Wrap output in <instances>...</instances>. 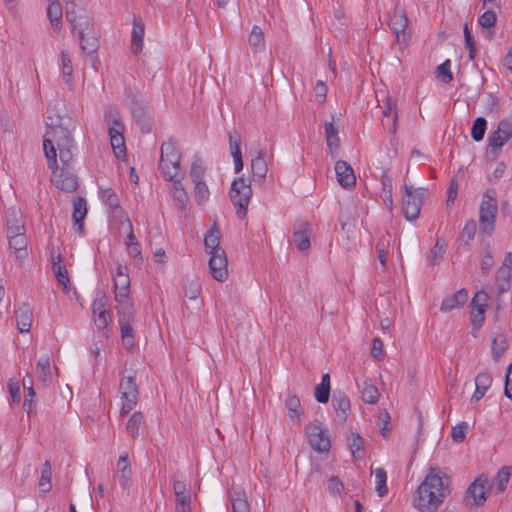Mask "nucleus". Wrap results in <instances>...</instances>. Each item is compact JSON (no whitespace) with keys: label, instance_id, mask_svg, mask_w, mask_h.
Returning <instances> with one entry per match:
<instances>
[{"label":"nucleus","instance_id":"f257e3e1","mask_svg":"<svg viewBox=\"0 0 512 512\" xmlns=\"http://www.w3.org/2000/svg\"><path fill=\"white\" fill-rule=\"evenodd\" d=\"M48 119L50 120L47 124L49 129L43 139V149L48 168L55 170L57 168V150L63 165L72 164L76 144L70 130L64 126L59 117L53 120L48 116Z\"/></svg>","mask_w":512,"mask_h":512},{"label":"nucleus","instance_id":"f03ea898","mask_svg":"<svg viewBox=\"0 0 512 512\" xmlns=\"http://www.w3.org/2000/svg\"><path fill=\"white\" fill-rule=\"evenodd\" d=\"M440 474L439 468L430 467L428 474L418 486L413 497V506L420 512H436L449 496V485Z\"/></svg>","mask_w":512,"mask_h":512},{"label":"nucleus","instance_id":"7ed1b4c3","mask_svg":"<svg viewBox=\"0 0 512 512\" xmlns=\"http://www.w3.org/2000/svg\"><path fill=\"white\" fill-rule=\"evenodd\" d=\"M181 153L171 140L161 145L159 169L165 180H173L180 171Z\"/></svg>","mask_w":512,"mask_h":512},{"label":"nucleus","instance_id":"20e7f679","mask_svg":"<svg viewBox=\"0 0 512 512\" xmlns=\"http://www.w3.org/2000/svg\"><path fill=\"white\" fill-rule=\"evenodd\" d=\"M497 210L496 193L494 190L488 189L482 197L479 208V223L482 234L491 236L494 232Z\"/></svg>","mask_w":512,"mask_h":512},{"label":"nucleus","instance_id":"39448f33","mask_svg":"<svg viewBox=\"0 0 512 512\" xmlns=\"http://www.w3.org/2000/svg\"><path fill=\"white\" fill-rule=\"evenodd\" d=\"M230 200L236 208V215L244 219L247 214V207L252 197V188L250 183L244 177H238L231 183L229 192Z\"/></svg>","mask_w":512,"mask_h":512},{"label":"nucleus","instance_id":"423d86ee","mask_svg":"<svg viewBox=\"0 0 512 512\" xmlns=\"http://www.w3.org/2000/svg\"><path fill=\"white\" fill-rule=\"evenodd\" d=\"M403 213L408 221L416 220L420 215L421 206L425 197V189H414L411 185H404Z\"/></svg>","mask_w":512,"mask_h":512},{"label":"nucleus","instance_id":"0eeeda50","mask_svg":"<svg viewBox=\"0 0 512 512\" xmlns=\"http://www.w3.org/2000/svg\"><path fill=\"white\" fill-rule=\"evenodd\" d=\"M51 172V181L57 189L68 193L75 192L78 189V177L71 164H62L61 168H59V165L57 164V168L55 170H51Z\"/></svg>","mask_w":512,"mask_h":512},{"label":"nucleus","instance_id":"6e6552de","mask_svg":"<svg viewBox=\"0 0 512 512\" xmlns=\"http://www.w3.org/2000/svg\"><path fill=\"white\" fill-rule=\"evenodd\" d=\"M120 392L122 407L120 416L128 415L138 402L139 391L136 385L135 376L123 377L120 381Z\"/></svg>","mask_w":512,"mask_h":512},{"label":"nucleus","instance_id":"1a4fd4ad","mask_svg":"<svg viewBox=\"0 0 512 512\" xmlns=\"http://www.w3.org/2000/svg\"><path fill=\"white\" fill-rule=\"evenodd\" d=\"M308 442L313 450L318 452H328L331 443L327 431L322 428L320 422H315L306 426Z\"/></svg>","mask_w":512,"mask_h":512},{"label":"nucleus","instance_id":"9d476101","mask_svg":"<svg viewBox=\"0 0 512 512\" xmlns=\"http://www.w3.org/2000/svg\"><path fill=\"white\" fill-rule=\"evenodd\" d=\"M173 492L175 494L176 512H191V488L190 485L173 476Z\"/></svg>","mask_w":512,"mask_h":512},{"label":"nucleus","instance_id":"9b49d317","mask_svg":"<svg viewBox=\"0 0 512 512\" xmlns=\"http://www.w3.org/2000/svg\"><path fill=\"white\" fill-rule=\"evenodd\" d=\"M389 26L395 35L397 43L401 47H406L410 39L408 28V19L403 12H394L390 17Z\"/></svg>","mask_w":512,"mask_h":512},{"label":"nucleus","instance_id":"f8f14e48","mask_svg":"<svg viewBox=\"0 0 512 512\" xmlns=\"http://www.w3.org/2000/svg\"><path fill=\"white\" fill-rule=\"evenodd\" d=\"M490 487L491 484L488 477L480 475L468 486L466 496L471 497L476 506H481L487 499V492Z\"/></svg>","mask_w":512,"mask_h":512},{"label":"nucleus","instance_id":"ddd939ff","mask_svg":"<svg viewBox=\"0 0 512 512\" xmlns=\"http://www.w3.org/2000/svg\"><path fill=\"white\" fill-rule=\"evenodd\" d=\"M209 269L212 277L220 282H223L228 277L227 258L224 249H218L210 254Z\"/></svg>","mask_w":512,"mask_h":512},{"label":"nucleus","instance_id":"4468645a","mask_svg":"<svg viewBox=\"0 0 512 512\" xmlns=\"http://www.w3.org/2000/svg\"><path fill=\"white\" fill-rule=\"evenodd\" d=\"M311 228L306 221H297L293 226V239L299 251H307L310 246Z\"/></svg>","mask_w":512,"mask_h":512},{"label":"nucleus","instance_id":"2eb2a0df","mask_svg":"<svg viewBox=\"0 0 512 512\" xmlns=\"http://www.w3.org/2000/svg\"><path fill=\"white\" fill-rule=\"evenodd\" d=\"M335 173L338 183L343 188H351L355 186L356 177L353 168L343 160H338L335 164Z\"/></svg>","mask_w":512,"mask_h":512},{"label":"nucleus","instance_id":"dca6fc26","mask_svg":"<svg viewBox=\"0 0 512 512\" xmlns=\"http://www.w3.org/2000/svg\"><path fill=\"white\" fill-rule=\"evenodd\" d=\"M117 476L121 488L129 492L132 484V470L127 453H123L119 456L117 462Z\"/></svg>","mask_w":512,"mask_h":512},{"label":"nucleus","instance_id":"f3484780","mask_svg":"<svg viewBox=\"0 0 512 512\" xmlns=\"http://www.w3.org/2000/svg\"><path fill=\"white\" fill-rule=\"evenodd\" d=\"M332 406L335 410L336 416L340 423H345L350 411V401L346 394L341 391H336L332 397Z\"/></svg>","mask_w":512,"mask_h":512},{"label":"nucleus","instance_id":"a211bd4d","mask_svg":"<svg viewBox=\"0 0 512 512\" xmlns=\"http://www.w3.org/2000/svg\"><path fill=\"white\" fill-rule=\"evenodd\" d=\"M79 40V45L81 50L87 54L91 55L96 53L99 49V32L96 28H93L83 34L77 35Z\"/></svg>","mask_w":512,"mask_h":512},{"label":"nucleus","instance_id":"6ab92c4d","mask_svg":"<svg viewBox=\"0 0 512 512\" xmlns=\"http://www.w3.org/2000/svg\"><path fill=\"white\" fill-rule=\"evenodd\" d=\"M132 115L140 127L142 133H149L152 130V119L148 108L145 105L135 103L132 106Z\"/></svg>","mask_w":512,"mask_h":512},{"label":"nucleus","instance_id":"aec40b11","mask_svg":"<svg viewBox=\"0 0 512 512\" xmlns=\"http://www.w3.org/2000/svg\"><path fill=\"white\" fill-rule=\"evenodd\" d=\"M229 147L234 161V170L238 173L243 169V159L241 152V135L236 130L229 133Z\"/></svg>","mask_w":512,"mask_h":512},{"label":"nucleus","instance_id":"412c9836","mask_svg":"<svg viewBox=\"0 0 512 512\" xmlns=\"http://www.w3.org/2000/svg\"><path fill=\"white\" fill-rule=\"evenodd\" d=\"M15 317L19 332H29L33 321V312L30 306L28 304H22L15 311Z\"/></svg>","mask_w":512,"mask_h":512},{"label":"nucleus","instance_id":"4be33fe9","mask_svg":"<svg viewBox=\"0 0 512 512\" xmlns=\"http://www.w3.org/2000/svg\"><path fill=\"white\" fill-rule=\"evenodd\" d=\"M468 300V292L465 289H460L455 294L447 296L441 303L440 310L442 312H450L455 308L462 307Z\"/></svg>","mask_w":512,"mask_h":512},{"label":"nucleus","instance_id":"5701e85b","mask_svg":"<svg viewBox=\"0 0 512 512\" xmlns=\"http://www.w3.org/2000/svg\"><path fill=\"white\" fill-rule=\"evenodd\" d=\"M87 215L86 200L83 197H78L73 202L72 219L76 226L75 231L79 234L83 232L84 219Z\"/></svg>","mask_w":512,"mask_h":512},{"label":"nucleus","instance_id":"b1692460","mask_svg":"<svg viewBox=\"0 0 512 512\" xmlns=\"http://www.w3.org/2000/svg\"><path fill=\"white\" fill-rule=\"evenodd\" d=\"M251 171L255 182L262 183L268 172V166L263 151L251 160Z\"/></svg>","mask_w":512,"mask_h":512},{"label":"nucleus","instance_id":"393cba45","mask_svg":"<svg viewBox=\"0 0 512 512\" xmlns=\"http://www.w3.org/2000/svg\"><path fill=\"white\" fill-rule=\"evenodd\" d=\"M67 22L70 24L71 33L73 35H80L95 28L93 19L89 17L86 12L80 16L74 17L73 21Z\"/></svg>","mask_w":512,"mask_h":512},{"label":"nucleus","instance_id":"a878e982","mask_svg":"<svg viewBox=\"0 0 512 512\" xmlns=\"http://www.w3.org/2000/svg\"><path fill=\"white\" fill-rule=\"evenodd\" d=\"M172 182V197L175 203V206L178 209L184 210L187 207L188 203V194L185 188L183 187L181 180L179 178H174L170 180Z\"/></svg>","mask_w":512,"mask_h":512},{"label":"nucleus","instance_id":"bb28decb","mask_svg":"<svg viewBox=\"0 0 512 512\" xmlns=\"http://www.w3.org/2000/svg\"><path fill=\"white\" fill-rule=\"evenodd\" d=\"M492 383V377L489 372H481L475 378L476 389L471 397V401H479L489 389Z\"/></svg>","mask_w":512,"mask_h":512},{"label":"nucleus","instance_id":"cd10ccee","mask_svg":"<svg viewBox=\"0 0 512 512\" xmlns=\"http://www.w3.org/2000/svg\"><path fill=\"white\" fill-rule=\"evenodd\" d=\"M145 28L144 25L136 20L133 22L131 35V51L133 54H139L143 49Z\"/></svg>","mask_w":512,"mask_h":512},{"label":"nucleus","instance_id":"c85d7f7f","mask_svg":"<svg viewBox=\"0 0 512 512\" xmlns=\"http://www.w3.org/2000/svg\"><path fill=\"white\" fill-rule=\"evenodd\" d=\"M62 16L63 10L59 0H53L48 5L47 8V17L54 28V30L59 31L62 25Z\"/></svg>","mask_w":512,"mask_h":512},{"label":"nucleus","instance_id":"c756f323","mask_svg":"<svg viewBox=\"0 0 512 512\" xmlns=\"http://www.w3.org/2000/svg\"><path fill=\"white\" fill-rule=\"evenodd\" d=\"M381 185H382V196L385 206L389 211L393 208V197H392V179L388 175V169H383L381 174Z\"/></svg>","mask_w":512,"mask_h":512},{"label":"nucleus","instance_id":"7c9ffc66","mask_svg":"<svg viewBox=\"0 0 512 512\" xmlns=\"http://www.w3.org/2000/svg\"><path fill=\"white\" fill-rule=\"evenodd\" d=\"M229 500L231 502L232 512H250V506L248 504L245 492H229Z\"/></svg>","mask_w":512,"mask_h":512},{"label":"nucleus","instance_id":"2f4dec72","mask_svg":"<svg viewBox=\"0 0 512 512\" xmlns=\"http://www.w3.org/2000/svg\"><path fill=\"white\" fill-rule=\"evenodd\" d=\"M118 322L119 323H133L135 319V310L133 304L128 298H121V303H118Z\"/></svg>","mask_w":512,"mask_h":512},{"label":"nucleus","instance_id":"473e14b6","mask_svg":"<svg viewBox=\"0 0 512 512\" xmlns=\"http://www.w3.org/2000/svg\"><path fill=\"white\" fill-rule=\"evenodd\" d=\"M447 244L443 239L438 238L435 245L430 249L427 255V261L430 266L439 264L445 255Z\"/></svg>","mask_w":512,"mask_h":512},{"label":"nucleus","instance_id":"72a5a7b5","mask_svg":"<svg viewBox=\"0 0 512 512\" xmlns=\"http://www.w3.org/2000/svg\"><path fill=\"white\" fill-rule=\"evenodd\" d=\"M508 346V339L504 334L499 333L493 337L491 344V354L495 362L500 360Z\"/></svg>","mask_w":512,"mask_h":512},{"label":"nucleus","instance_id":"f704fd0d","mask_svg":"<svg viewBox=\"0 0 512 512\" xmlns=\"http://www.w3.org/2000/svg\"><path fill=\"white\" fill-rule=\"evenodd\" d=\"M8 244L9 249L18 254L17 258H23L27 256L28 240L26 234L10 236V239H8Z\"/></svg>","mask_w":512,"mask_h":512},{"label":"nucleus","instance_id":"c9c22d12","mask_svg":"<svg viewBox=\"0 0 512 512\" xmlns=\"http://www.w3.org/2000/svg\"><path fill=\"white\" fill-rule=\"evenodd\" d=\"M510 139V137H506L505 134H502L498 130H495L488 137L487 149L490 153L494 154L495 156H498L499 151Z\"/></svg>","mask_w":512,"mask_h":512},{"label":"nucleus","instance_id":"e433bc0d","mask_svg":"<svg viewBox=\"0 0 512 512\" xmlns=\"http://www.w3.org/2000/svg\"><path fill=\"white\" fill-rule=\"evenodd\" d=\"M285 407L288 411V416L292 421L296 419L300 420L304 414V410L301 406L300 399L296 395H289L285 400Z\"/></svg>","mask_w":512,"mask_h":512},{"label":"nucleus","instance_id":"4c0bfd02","mask_svg":"<svg viewBox=\"0 0 512 512\" xmlns=\"http://www.w3.org/2000/svg\"><path fill=\"white\" fill-rule=\"evenodd\" d=\"M105 121L108 125V133L110 136V139L114 135H123L124 126L121 122V118L117 113H113L112 111H109L105 114Z\"/></svg>","mask_w":512,"mask_h":512},{"label":"nucleus","instance_id":"58836bf2","mask_svg":"<svg viewBox=\"0 0 512 512\" xmlns=\"http://www.w3.org/2000/svg\"><path fill=\"white\" fill-rule=\"evenodd\" d=\"M115 299L117 303H121V298H128L130 278L129 275L114 277Z\"/></svg>","mask_w":512,"mask_h":512},{"label":"nucleus","instance_id":"ea45409f","mask_svg":"<svg viewBox=\"0 0 512 512\" xmlns=\"http://www.w3.org/2000/svg\"><path fill=\"white\" fill-rule=\"evenodd\" d=\"M205 248L208 254H212L214 251L218 249H223L219 246L220 244V231L214 225L211 229L206 233L204 238Z\"/></svg>","mask_w":512,"mask_h":512},{"label":"nucleus","instance_id":"a19ab883","mask_svg":"<svg viewBox=\"0 0 512 512\" xmlns=\"http://www.w3.org/2000/svg\"><path fill=\"white\" fill-rule=\"evenodd\" d=\"M144 424V416L141 412H134L127 424H126V431L127 433L133 438L136 439L139 436V432L141 427Z\"/></svg>","mask_w":512,"mask_h":512},{"label":"nucleus","instance_id":"79ce46f5","mask_svg":"<svg viewBox=\"0 0 512 512\" xmlns=\"http://www.w3.org/2000/svg\"><path fill=\"white\" fill-rule=\"evenodd\" d=\"M248 42L255 52H259L265 49L264 34L259 26H253L248 37Z\"/></svg>","mask_w":512,"mask_h":512},{"label":"nucleus","instance_id":"37998d69","mask_svg":"<svg viewBox=\"0 0 512 512\" xmlns=\"http://www.w3.org/2000/svg\"><path fill=\"white\" fill-rule=\"evenodd\" d=\"M36 373L38 378L44 383L51 382V368H50V360L48 356H42L38 360L36 365Z\"/></svg>","mask_w":512,"mask_h":512},{"label":"nucleus","instance_id":"c03bdc74","mask_svg":"<svg viewBox=\"0 0 512 512\" xmlns=\"http://www.w3.org/2000/svg\"><path fill=\"white\" fill-rule=\"evenodd\" d=\"M326 141L329 149L336 150L340 146V139L338 137V129L334 126L333 122H326L324 124Z\"/></svg>","mask_w":512,"mask_h":512},{"label":"nucleus","instance_id":"a18cd8bd","mask_svg":"<svg viewBox=\"0 0 512 512\" xmlns=\"http://www.w3.org/2000/svg\"><path fill=\"white\" fill-rule=\"evenodd\" d=\"M61 61H62V74L64 77V81L66 85H68L70 88L72 87V79H73V66L70 54L63 50L61 51Z\"/></svg>","mask_w":512,"mask_h":512},{"label":"nucleus","instance_id":"49530a36","mask_svg":"<svg viewBox=\"0 0 512 512\" xmlns=\"http://www.w3.org/2000/svg\"><path fill=\"white\" fill-rule=\"evenodd\" d=\"M99 194L102 202L113 212L116 209H121L119 198L111 188L101 189Z\"/></svg>","mask_w":512,"mask_h":512},{"label":"nucleus","instance_id":"de8ad7c7","mask_svg":"<svg viewBox=\"0 0 512 512\" xmlns=\"http://www.w3.org/2000/svg\"><path fill=\"white\" fill-rule=\"evenodd\" d=\"M496 282L499 292H505L511 285V270L499 267L496 272Z\"/></svg>","mask_w":512,"mask_h":512},{"label":"nucleus","instance_id":"09e8293b","mask_svg":"<svg viewBox=\"0 0 512 512\" xmlns=\"http://www.w3.org/2000/svg\"><path fill=\"white\" fill-rule=\"evenodd\" d=\"M487 128V121L484 117H477L471 128V137L475 142L483 140Z\"/></svg>","mask_w":512,"mask_h":512},{"label":"nucleus","instance_id":"8fccbe9b","mask_svg":"<svg viewBox=\"0 0 512 512\" xmlns=\"http://www.w3.org/2000/svg\"><path fill=\"white\" fill-rule=\"evenodd\" d=\"M379 391L377 387L368 381H364V387L362 390V400L368 404H375L379 400Z\"/></svg>","mask_w":512,"mask_h":512},{"label":"nucleus","instance_id":"3c124183","mask_svg":"<svg viewBox=\"0 0 512 512\" xmlns=\"http://www.w3.org/2000/svg\"><path fill=\"white\" fill-rule=\"evenodd\" d=\"M51 464L46 460L42 466L41 477L39 479V487L42 492H48L51 489Z\"/></svg>","mask_w":512,"mask_h":512},{"label":"nucleus","instance_id":"603ef678","mask_svg":"<svg viewBox=\"0 0 512 512\" xmlns=\"http://www.w3.org/2000/svg\"><path fill=\"white\" fill-rule=\"evenodd\" d=\"M382 114L384 117L392 116L391 123L387 124L388 130L391 134H395L397 131V123H398V114L396 111V107L391 103V101L388 99Z\"/></svg>","mask_w":512,"mask_h":512},{"label":"nucleus","instance_id":"864d4df0","mask_svg":"<svg viewBox=\"0 0 512 512\" xmlns=\"http://www.w3.org/2000/svg\"><path fill=\"white\" fill-rule=\"evenodd\" d=\"M496 20H497V17H496V14L494 11L492 10H487L485 11L478 19V23L479 25L484 28V29H487V30H490L491 28H493L495 26V23H496ZM488 32V35L487 37L488 38H491L492 35H493V32L491 31H487Z\"/></svg>","mask_w":512,"mask_h":512},{"label":"nucleus","instance_id":"5fc2aeb1","mask_svg":"<svg viewBox=\"0 0 512 512\" xmlns=\"http://www.w3.org/2000/svg\"><path fill=\"white\" fill-rule=\"evenodd\" d=\"M205 172H206V167L204 166L201 158H195L192 161L190 173H189L192 182L203 181Z\"/></svg>","mask_w":512,"mask_h":512},{"label":"nucleus","instance_id":"6e6d98bb","mask_svg":"<svg viewBox=\"0 0 512 512\" xmlns=\"http://www.w3.org/2000/svg\"><path fill=\"white\" fill-rule=\"evenodd\" d=\"M511 474L512 467L503 466L500 468L495 478L497 481V492L502 493L505 491Z\"/></svg>","mask_w":512,"mask_h":512},{"label":"nucleus","instance_id":"4d7b16f0","mask_svg":"<svg viewBox=\"0 0 512 512\" xmlns=\"http://www.w3.org/2000/svg\"><path fill=\"white\" fill-rule=\"evenodd\" d=\"M194 183V197L198 204H202L203 202L209 199V189L206 185L205 181H196Z\"/></svg>","mask_w":512,"mask_h":512},{"label":"nucleus","instance_id":"13d9d810","mask_svg":"<svg viewBox=\"0 0 512 512\" xmlns=\"http://www.w3.org/2000/svg\"><path fill=\"white\" fill-rule=\"evenodd\" d=\"M494 265V258L489 245H486L483 249V256L481 259V273L484 276L489 275L491 268Z\"/></svg>","mask_w":512,"mask_h":512},{"label":"nucleus","instance_id":"bf43d9fd","mask_svg":"<svg viewBox=\"0 0 512 512\" xmlns=\"http://www.w3.org/2000/svg\"><path fill=\"white\" fill-rule=\"evenodd\" d=\"M375 477H376V491L380 497H383L388 492L387 485H386V481H387L386 471L383 468H377L375 470Z\"/></svg>","mask_w":512,"mask_h":512},{"label":"nucleus","instance_id":"052dcab7","mask_svg":"<svg viewBox=\"0 0 512 512\" xmlns=\"http://www.w3.org/2000/svg\"><path fill=\"white\" fill-rule=\"evenodd\" d=\"M53 272L55 273V276L57 278V281L59 284L63 286L64 291L68 292L69 285H70V279L68 275V271L64 265H57L52 267Z\"/></svg>","mask_w":512,"mask_h":512},{"label":"nucleus","instance_id":"680f3d73","mask_svg":"<svg viewBox=\"0 0 512 512\" xmlns=\"http://www.w3.org/2000/svg\"><path fill=\"white\" fill-rule=\"evenodd\" d=\"M183 290L185 297L189 300H195L200 294L201 285L197 279H193L185 283Z\"/></svg>","mask_w":512,"mask_h":512},{"label":"nucleus","instance_id":"e2e57ef3","mask_svg":"<svg viewBox=\"0 0 512 512\" xmlns=\"http://www.w3.org/2000/svg\"><path fill=\"white\" fill-rule=\"evenodd\" d=\"M110 143L117 158L120 159L122 157H125L126 146L123 135H114V137L112 136V138L110 139Z\"/></svg>","mask_w":512,"mask_h":512},{"label":"nucleus","instance_id":"0e129e2a","mask_svg":"<svg viewBox=\"0 0 512 512\" xmlns=\"http://www.w3.org/2000/svg\"><path fill=\"white\" fill-rule=\"evenodd\" d=\"M23 387L27 391V395L25 396L23 407L28 414L31 413L33 408V398L35 397V390L33 388V379L29 378V386H26V379H23Z\"/></svg>","mask_w":512,"mask_h":512},{"label":"nucleus","instance_id":"69168bd1","mask_svg":"<svg viewBox=\"0 0 512 512\" xmlns=\"http://www.w3.org/2000/svg\"><path fill=\"white\" fill-rule=\"evenodd\" d=\"M86 11L82 7L81 2H75L65 5V18L66 21H73L74 17L84 14Z\"/></svg>","mask_w":512,"mask_h":512},{"label":"nucleus","instance_id":"338daca9","mask_svg":"<svg viewBox=\"0 0 512 512\" xmlns=\"http://www.w3.org/2000/svg\"><path fill=\"white\" fill-rule=\"evenodd\" d=\"M451 62L447 59L445 62L437 67L438 77L441 78L445 84L450 83L453 80V75L450 71Z\"/></svg>","mask_w":512,"mask_h":512},{"label":"nucleus","instance_id":"774afa93","mask_svg":"<svg viewBox=\"0 0 512 512\" xmlns=\"http://www.w3.org/2000/svg\"><path fill=\"white\" fill-rule=\"evenodd\" d=\"M331 386L325 384H318L315 387L314 396L317 402L325 404L329 401Z\"/></svg>","mask_w":512,"mask_h":512}]
</instances>
